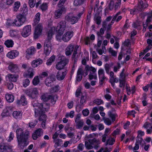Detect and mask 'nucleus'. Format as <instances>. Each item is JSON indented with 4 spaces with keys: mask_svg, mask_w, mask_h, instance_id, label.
Wrapping results in <instances>:
<instances>
[{
    "mask_svg": "<svg viewBox=\"0 0 152 152\" xmlns=\"http://www.w3.org/2000/svg\"><path fill=\"white\" fill-rule=\"evenodd\" d=\"M43 130L39 128L33 133L32 138L33 140H36L43 135Z\"/></svg>",
    "mask_w": 152,
    "mask_h": 152,
    "instance_id": "obj_14",
    "label": "nucleus"
},
{
    "mask_svg": "<svg viewBox=\"0 0 152 152\" xmlns=\"http://www.w3.org/2000/svg\"><path fill=\"white\" fill-rule=\"evenodd\" d=\"M65 20L71 23L72 24H74L77 22L79 18L71 14H69L65 17Z\"/></svg>",
    "mask_w": 152,
    "mask_h": 152,
    "instance_id": "obj_11",
    "label": "nucleus"
},
{
    "mask_svg": "<svg viewBox=\"0 0 152 152\" xmlns=\"http://www.w3.org/2000/svg\"><path fill=\"white\" fill-rule=\"evenodd\" d=\"M30 81L28 79H26L23 80V86L24 87H26L29 84Z\"/></svg>",
    "mask_w": 152,
    "mask_h": 152,
    "instance_id": "obj_52",
    "label": "nucleus"
},
{
    "mask_svg": "<svg viewBox=\"0 0 152 152\" xmlns=\"http://www.w3.org/2000/svg\"><path fill=\"white\" fill-rule=\"evenodd\" d=\"M77 129H80L83 126L84 121L83 120H80V121L75 122Z\"/></svg>",
    "mask_w": 152,
    "mask_h": 152,
    "instance_id": "obj_37",
    "label": "nucleus"
},
{
    "mask_svg": "<svg viewBox=\"0 0 152 152\" xmlns=\"http://www.w3.org/2000/svg\"><path fill=\"white\" fill-rule=\"evenodd\" d=\"M57 99L56 96H53L52 95L49 96V100H50L51 103L53 104H54Z\"/></svg>",
    "mask_w": 152,
    "mask_h": 152,
    "instance_id": "obj_36",
    "label": "nucleus"
},
{
    "mask_svg": "<svg viewBox=\"0 0 152 152\" xmlns=\"http://www.w3.org/2000/svg\"><path fill=\"white\" fill-rule=\"evenodd\" d=\"M55 58V56L54 55H52V56L47 60L46 64L48 66L51 65L52 62L54 61Z\"/></svg>",
    "mask_w": 152,
    "mask_h": 152,
    "instance_id": "obj_34",
    "label": "nucleus"
},
{
    "mask_svg": "<svg viewBox=\"0 0 152 152\" xmlns=\"http://www.w3.org/2000/svg\"><path fill=\"white\" fill-rule=\"evenodd\" d=\"M40 8L42 11H46L48 9V4L46 3H43L41 5Z\"/></svg>",
    "mask_w": 152,
    "mask_h": 152,
    "instance_id": "obj_41",
    "label": "nucleus"
},
{
    "mask_svg": "<svg viewBox=\"0 0 152 152\" xmlns=\"http://www.w3.org/2000/svg\"><path fill=\"white\" fill-rule=\"evenodd\" d=\"M94 20L97 25H99L101 24L102 20L100 16H98L95 17Z\"/></svg>",
    "mask_w": 152,
    "mask_h": 152,
    "instance_id": "obj_49",
    "label": "nucleus"
},
{
    "mask_svg": "<svg viewBox=\"0 0 152 152\" xmlns=\"http://www.w3.org/2000/svg\"><path fill=\"white\" fill-rule=\"evenodd\" d=\"M17 103L19 104H21L24 106L27 104V102L25 96H21L20 100H18Z\"/></svg>",
    "mask_w": 152,
    "mask_h": 152,
    "instance_id": "obj_28",
    "label": "nucleus"
},
{
    "mask_svg": "<svg viewBox=\"0 0 152 152\" xmlns=\"http://www.w3.org/2000/svg\"><path fill=\"white\" fill-rule=\"evenodd\" d=\"M55 78L52 77H48L45 80V84L48 87H50L53 85V81L55 80Z\"/></svg>",
    "mask_w": 152,
    "mask_h": 152,
    "instance_id": "obj_25",
    "label": "nucleus"
},
{
    "mask_svg": "<svg viewBox=\"0 0 152 152\" xmlns=\"http://www.w3.org/2000/svg\"><path fill=\"white\" fill-rule=\"evenodd\" d=\"M62 140L61 139H57L54 140V142L55 143V146L57 147L61 145L62 144Z\"/></svg>",
    "mask_w": 152,
    "mask_h": 152,
    "instance_id": "obj_44",
    "label": "nucleus"
},
{
    "mask_svg": "<svg viewBox=\"0 0 152 152\" xmlns=\"http://www.w3.org/2000/svg\"><path fill=\"white\" fill-rule=\"evenodd\" d=\"M93 66H89L87 65L85 66V71H86L85 72V75L84 76L85 77L87 75L88 73V71H90V72L91 71H94L95 70L94 69H92Z\"/></svg>",
    "mask_w": 152,
    "mask_h": 152,
    "instance_id": "obj_35",
    "label": "nucleus"
},
{
    "mask_svg": "<svg viewBox=\"0 0 152 152\" xmlns=\"http://www.w3.org/2000/svg\"><path fill=\"white\" fill-rule=\"evenodd\" d=\"M143 127L147 129V132L148 134H151L152 130V126L148 122H146L143 126Z\"/></svg>",
    "mask_w": 152,
    "mask_h": 152,
    "instance_id": "obj_27",
    "label": "nucleus"
},
{
    "mask_svg": "<svg viewBox=\"0 0 152 152\" xmlns=\"http://www.w3.org/2000/svg\"><path fill=\"white\" fill-rule=\"evenodd\" d=\"M108 115L112 119V120L113 122L115 121V115L114 114L112 113L111 111H109L108 112Z\"/></svg>",
    "mask_w": 152,
    "mask_h": 152,
    "instance_id": "obj_51",
    "label": "nucleus"
},
{
    "mask_svg": "<svg viewBox=\"0 0 152 152\" xmlns=\"http://www.w3.org/2000/svg\"><path fill=\"white\" fill-rule=\"evenodd\" d=\"M94 102L98 105H100L103 103V101L101 99H95L94 101Z\"/></svg>",
    "mask_w": 152,
    "mask_h": 152,
    "instance_id": "obj_56",
    "label": "nucleus"
},
{
    "mask_svg": "<svg viewBox=\"0 0 152 152\" xmlns=\"http://www.w3.org/2000/svg\"><path fill=\"white\" fill-rule=\"evenodd\" d=\"M139 136H137L136 143L139 145H140L141 144L142 141H143V139L141 137H140Z\"/></svg>",
    "mask_w": 152,
    "mask_h": 152,
    "instance_id": "obj_59",
    "label": "nucleus"
},
{
    "mask_svg": "<svg viewBox=\"0 0 152 152\" xmlns=\"http://www.w3.org/2000/svg\"><path fill=\"white\" fill-rule=\"evenodd\" d=\"M73 35V32L69 31L66 32L62 37V39L64 42L69 41Z\"/></svg>",
    "mask_w": 152,
    "mask_h": 152,
    "instance_id": "obj_12",
    "label": "nucleus"
},
{
    "mask_svg": "<svg viewBox=\"0 0 152 152\" xmlns=\"http://www.w3.org/2000/svg\"><path fill=\"white\" fill-rule=\"evenodd\" d=\"M115 142V140L113 138H109L107 140L105 145H113Z\"/></svg>",
    "mask_w": 152,
    "mask_h": 152,
    "instance_id": "obj_46",
    "label": "nucleus"
},
{
    "mask_svg": "<svg viewBox=\"0 0 152 152\" xmlns=\"http://www.w3.org/2000/svg\"><path fill=\"white\" fill-rule=\"evenodd\" d=\"M75 115V112L74 111H71L70 113H66L65 117L66 118H68L70 117L71 118H73Z\"/></svg>",
    "mask_w": 152,
    "mask_h": 152,
    "instance_id": "obj_47",
    "label": "nucleus"
},
{
    "mask_svg": "<svg viewBox=\"0 0 152 152\" xmlns=\"http://www.w3.org/2000/svg\"><path fill=\"white\" fill-rule=\"evenodd\" d=\"M31 26L30 25H27L24 26L21 33L22 36L24 37L28 36L31 34Z\"/></svg>",
    "mask_w": 152,
    "mask_h": 152,
    "instance_id": "obj_8",
    "label": "nucleus"
},
{
    "mask_svg": "<svg viewBox=\"0 0 152 152\" xmlns=\"http://www.w3.org/2000/svg\"><path fill=\"white\" fill-rule=\"evenodd\" d=\"M36 0H28V4L31 8H33L35 6Z\"/></svg>",
    "mask_w": 152,
    "mask_h": 152,
    "instance_id": "obj_53",
    "label": "nucleus"
},
{
    "mask_svg": "<svg viewBox=\"0 0 152 152\" xmlns=\"http://www.w3.org/2000/svg\"><path fill=\"white\" fill-rule=\"evenodd\" d=\"M42 60L40 58H38L33 61L31 62V65L33 67L35 68L42 64Z\"/></svg>",
    "mask_w": 152,
    "mask_h": 152,
    "instance_id": "obj_23",
    "label": "nucleus"
},
{
    "mask_svg": "<svg viewBox=\"0 0 152 152\" xmlns=\"http://www.w3.org/2000/svg\"><path fill=\"white\" fill-rule=\"evenodd\" d=\"M36 51V49L34 47L32 46L27 49L26 51V57H27L28 56L33 55L34 54Z\"/></svg>",
    "mask_w": 152,
    "mask_h": 152,
    "instance_id": "obj_21",
    "label": "nucleus"
},
{
    "mask_svg": "<svg viewBox=\"0 0 152 152\" xmlns=\"http://www.w3.org/2000/svg\"><path fill=\"white\" fill-rule=\"evenodd\" d=\"M8 68L10 71L12 72L17 73L19 72L18 65L12 63H11L10 64Z\"/></svg>",
    "mask_w": 152,
    "mask_h": 152,
    "instance_id": "obj_16",
    "label": "nucleus"
},
{
    "mask_svg": "<svg viewBox=\"0 0 152 152\" xmlns=\"http://www.w3.org/2000/svg\"><path fill=\"white\" fill-rule=\"evenodd\" d=\"M16 134L18 146L23 149L28 144V139L29 133L27 131L24 132L22 129L19 128L16 130Z\"/></svg>",
    "mask_w": 152,
    "mask_h": 152,
    "instance_id": "obj_2",
    "label": "nucleus"
},
{
    "mask_svg": "<svg viewBox=\"0 0 152 152\" xmlns=\"http://www.w3.org/2000/svg\"><path fill=\"white\" fill-rule=\"evenodd\" d=\"M148 6V4L147 3H143V1H141L139 3L138 8L139 11H141L143 9L147 7Z\"/></svg>",
    "mask_w": 152,
    "mask_h": 152,
    "instance_id": "obj_26",
    "label": "nucleus"
},
{
    "mask_svg": "<svg viewBox=\"0 0 152 152\" xmlns=\"http://www.w3.org/2000/svg\"><path fill=\"white\" fill-rule=\"evenodd\" d=\"M98 73L99 77L104 75V70L102 68L98 70Z\"/></svg>",
    "mask_w": 152,
    "mask_h": 152,
    "instance_id": "obj_62",
    "label": "nucleus"
},
{
    "mask_svg": "<svg viewBox=\"0 0 152 152\" xmlns=\"http://www.w3.org/2000/svg\"><path fill=\"white\" fill-rule=\"evenodd\" d=\"M53 35V30L52 28L50 29L49 30L48 32L47 39H51L52 38Z\"/></svg>",
    "mask_w": 152,
    "mask_h": 152,
    "instance_id": "obj_54",
    "label": "nucleus"
},
{
    "mask_svg": "<svg viewBox=\"0 0 152 152\" xmlns=\"http://www.w3.org/2000/svg\"><path fill=\"white\" fill-rule=\"evenodd\" d=\"M109 53H111L113 56H116V53L115 51L112 48H109Z\"/></svg>",
    "mask_w": 152,
    "mask_h": 152,
    "instance_id": "obj_64",
    "label": "nucleus"
},
{
    "mask_svg": "<svg viewBox=\"0 0 152 152\" xmlns=\"http://www.w3.org/2000/svg\"><path fill=\"white\" fill-rule=\"evenodd\" d=\"M75 46L74 45L69 44L66 48L65 49V54L67 56L71 55L75 49Z\"/></svg>",
    "mask_w": 152,
    "mask_h": 152,
    "instance_id": "obj_17",
    "label": "nucleus"
},
{
    "mask_svg": "<svg viewBox=\"0 0 152 152\" xmlns=\"http://www.w3.org/2000/svg\"><path fill=\"white\" fill-rule=\"evenodd\" d=\"M65 10V8L64 6L59 7V8L55 12V18L57 19L60 18L63 12Z\"/></svg>",
    "mask_w": 152,
    "mask_h": 152,
    "instance_id": "obj_19",
    "label": "nucleus"
},
{
    "mask_svg": "<svg viewBox=\"0 0 152 152\" xmlns=\"http://www.w3.org/2000/svg\"><path fill=\"white\" fill-rule=\"evenodd\" d=\"M67 70L66 69L62 71H59L56 75L57 79L59 81L63 80L67 74Z\"/></svg>",
    "mask_w": 152,
    "mask_h": 152,
    "instance_id": "obj_13",
    "label": "nucleus"
},
{
    "mask_svg": "<svg viewBox=\"0 0 152 152\" xmlns=\"http://www.w3.org/2000/svg\"><path fill=\"white\" fill-rule=\"evenodd\" d=\"M51 47L45 48L44 53L45 55L46 56H48L51 52Z\"/></svg>",
    "mask_w": 152,
    "mask_h": 152,
    "instance_id": "obj_42",
    "label": "nucleus"
},
{
    "mask_svg": "<svg viewBox=\"0 0 152 152\" xmlns=\"http://www.w3.org/2000/svg\"><path fill=\"white\" fill-rule=\"evenodd\" d=\"M86 0H75L74 4L75 6L80 5L83 4Z\"/></svg>",
    "mask_w": 152,
    "mask_h": 152,
    "instance_id": "obj_39",
    "label": "nucleus"
},
{
    "mask_svg": "<svg viewBox=\"0 0 152 152\" xmlns=\"http://www.w3.org/2000/svg\"><path fill=\"white\" fill-rule=\"evenodd\" d=\"M43 26L41 23L39 24L35 28L34 38L37 39L41 35L43 30Z\"/></svg>",
    "mask_w": 152,
    "mask_h": 152,
    "instance_id": "obj_5",
    "label": "nucleus"
},
{
    "mask_svg": "<svg viewBox=\"0 0 152 152\" xmlns=\"http://www.w3.org/2000/svg\"><path fill=\"white\" fill-rule=\"evenodd\" d=\"M9 109L10 107H7L6 108L4 109L3 110L2 113H1V116L2 117L7 116L9 115Z\"/></svg>",
    "mask_w": 152,
    "mask_h": 152,
    "instance_id": "obj_33",
    "label": "nucleus"
},
{
    "mask_svg": "<svg viewBox=\"0 0 152 152\" xmlns=\"http://www.w3.org/2000/svg\"><path fill=\"white\" fill-rule=\"evenodd\" d=\"M121 4V0H118V1L115 4V9L116 10L119 8L120 5Z\"/></svg>",
    "mask_w": 152,
    "mask_h": 152,
    "instance_id": "obj_63",
    "label": "nucleus"
},
{
    "mask_svg": "<svg viewBox=\"0 0 152 152\" xmlns=\"http://www.w3.org/2000/svg\"><path fill=\"white\" fill-rule=\"evenodd\" d=\"M5 97L7 101L9 102H12L14 100V96L12 95L8 94L5 95Z\"/></svg>",
    "mask_w": 152,
    "mask_h": 152,
    "instance_id": "obj_31",
    "label": "nucleus"
},
{
    "mask_svg": "<svg viewBox=\"0 0 152 152\" xmlns=\"http://www.w3.org/2000/svg\"><path fill=\"white\" fill-rule=\"evenodd\" d=\"M58 60L60 61L58 62L56 65V68L59 70H62L64 67L69 62V59L63 56H59Z\"/></svg>",
    "mask_w": 152,
    "mask_h": 152,
    "instance_id": "obj_3",
    "label": "nucleus"
},
{
    "mask_svg": "<svg viewBox=\"0 0 152 152\" xmlns=\"http://www.w3.org/2000/svg\"><path fill=\"white\" fill-rule=\"evenodd\" d=\"M28 74H24V76L26 77H29L32 78L34 75V70L33 69L30 68L28 70Z\"/></svg>",
    "mask_w": 152,
    "mask_h": 152,
    "instance_id": "obj_32",
    "label": "nucleus"
},
{
    "mask_svg": "<svg viewBox=\"0 0 152 152\" xmlns=\"http://www.w3.org/2000/svg\"><path fill=\"white\" fill-rule=\"evenodd\" d=\"M66 25V22L65 21H61L58 24L56 29L58 31H60L62 33L64 32L65 29Z\"/></svg>",
    "mask_w": 152,
    "mask_h": 152,
    "instance_id": "obj_15",
    "label": "nucleus"
},
{
    "mask_svg": "<svg viewBox=\"0 0 152 152\" xmlns=\"http://www.w3.org/2000/svg\"><path fill=\"white\" fill-rule=\"evenodd\" d=\"M12 115L14 118L18 119H20L22 116V114L20 111H14Z\"/></svg>",
    "mask_w": 152,
    "mask_h": 152,
    "instance_id": "obj_29",
    "label": "nucleus"
},
{
    "mask_svg": "<svg viewBox=\"0 0 152 152\" xmlns=\"http://www.w3.org/2000/svg\"><path fill=\"white\" fill-rule=\"evenodd\" d=\"M27 9L25 8L22 14H20L17 16V19H19L23 24L26 21V15L27 14Z\"/></svg>",
    "mask_w": 152,
    "mask_h": 152,
    "instance_id": "obj_7",
    "label": "nucleus"
},
{
    "mask_svg": "<svg viewBox=\"0 0 152 152\" xmlns=\"http://www.w3.org/2000/svg\"><path fill=\"white\" fill-rule=\"evenodd\" d=\"M105 29H104L103 28H101L99 31H97L96 34L98 37H101L102 35H103L104 33Z\"/></svg>",
    "mask_w": 152,
    "mask_h": 152,
    "instance_id": "obj_48",
    "label": "nucleus"
},
{
    "mask_svg": "<svg viewBox=\"0 0 152 152\" xmlns=\"http://www.w3.org/2000/svg\"><path fill=\"white\" fill-rule=\"evenodd\" d=\"M19 54V52L17 50H13L9 52L7 54V56L10 59H14L17 57Z\"/></svg>",
    "mask_w": 152,
    "mask_h": 152,
    "instance_id": "obj_18",
    "label": "nucleus"
},
{
    "mask_svg": "<svg viewBox=\"0 0 152 152\" xmlns=\"http://www.w3.org/2000/svg\"><path fill=\"white\" fill-rule=\"evenodd\" d=\"M63 33L58 31L57 34L56 36V38L58 40H60L61 39V36L63 34Z\"/></svg>",
    "mask_w": 152,
    "mask_h": 152,
    "instance_id": "obj_60",
    "label": "nucleus"
},
{
    "mask_svg": "<svg viewBox=\"0 0 152 152\" xmlns=\"http://www.w3.org/2000/svg\"><path fill=\"white\" fill-rule=\"evenodd\" d=\"M33 83L34 85L36 86L39 83V80L38 76L35 77L33 80Z\"/></svg>",
    "mask_w": 152,
    "mask_h": 152,
    "instance_id": "obj_45",
    "label": "nucleus"
},
{
    "mask_svg": "<svg viewBox=\"0 0 152 152\" xmlns=\"http://www.w3.org/2000/svg\"><path fill=\"white\" fill-rule=\"evenodd\" d=\"M34 108L35 116L37 117H39V120L42 121L41 125L43 129L45 127V122L46 116L45 114V111H48L49 108V105L46 103H40L37 102L32 103Z\"/></svg>",
    "mask_w": 152,
    "mask_h": 152,
    "instance_id": "obj_1",
    "label": "nucleus"
},
{
    "mask_svg": "<svg viewBox=\"0 0 152 152\" xmlns=\"http://www.w3.org/2000/svg\"><path fill=\"white\" fill-rule=\"evenodd\" d=\"M4 44L7 47L10 48L13 47L14 43L12 40L7 39L5 41Z\"/></svg>",
    "mask_w": 152,
    "mask_h": 152,
    "instance_id": "obj_30",
    "label": "nucleus"
},
{
    "mask_svg": "<svg viewBox=\"0 0 152 152\" xmlns=\"http://www.w3.org/2000/svg\"><path fill=\"white\" fill-rule=\"evenodd\" d=\"M38 123L37 120H35L34 122H31L29 123V126L31 128H34Z\"/></svg>",
    "mask_w": 152,
    "mask_h": 152,
    "instance_id": "obj_57",
    "label": "nucleus"
},
{
    "mask_svg": "<svg viewBox=\"0 0 152 152\" xmlns=\"http://www.w3.org/2000/svg\"><path fill=\"white\" fill-rule=\"evenodd\" d=\"M82 94L81 91V89L80 88H78L76 91L75 96L76 97H78Z\"/></svg>",
    "mask_w": 152,
    "mask_h": 152,
    "instance_id": "obj_58",
    "label": "nucleus"
},
{
    "mask_svg": "<svg viewBox=\"0 0 152 152\" xmlns=\"http://www.w3.org/2000/svg\"><path fill=\"white\" fill-rule=\"evenodd\" d=\"M13 25H15L17 26H22L23 24L21 22L19 19H15L14 21L13 22Z\"/></svg>",
    "mask_w": 152,
    "mask_h": 152,
    "instance_id": "obj_43",
    "label": "nucleus"
},
{
    "mask_svg": "<svg viewBox=\"0 0 152 152\" xmlns=\"http://www.w3.org/2000/svg\"><path fill=\"white\" fill-rule=\"evenodd\" d=\"M80 50L79 48V46L77 45H76L72 57V60L73 61L75 64L76 63L78 59L79 56L77 54H79V55H80Z\"/></svg>",
    "mask_w": 152,
    "mask_h": 152,
    "instance_id": "obj_9",
    "label": "nucleus"
},
{
    "mask_svg": "<svg viewBox=\"0 0 152 152\" xmlns=\"http://www.w3.org/2000/svg\"><path fill=\"white\" fill-rule=\"evenodd\" d=\"M121 67L120 63L118 62L117 64V66H114L113 71L115 72H117L118 69H120Z\"/></svg>",
    "mask_w": 152,
    "mask_h": 152,
    "instance_id": "obj_61",
    "label": "nucleus"
},
{
    "mask_svg": "<svg viewBox=\"0 0 152 152\" xmlns=\"http://www.w3.org/2000/svg\"><path fill=\"white\" fill-rule=\"evenodd\" d=\"M51 39H47L45 41L44 43L45 48L51 47Z\"/></svg>",
    "mask_w": 152,
    "mask_h": 152,
    "instance_id": "obj_38",
    "label": "nucleus"
},
{
    "mask_svg": "<svg viewBox=\"0 0 152 152\" xmlns=\"http://www.w3.org/2000/svg\"><path fill=\"white\" fill-rule=\"evenodd\" d=\"M20 4V2L18 1H16L13 7L14 11L16 12L18 10Z\"/></svg>",
    "mask_w": 152,
    "mask_h": 152,
    "instance_id": "obj_40",
    "label": "nucleus"
},
{
    "mask_svg": "<svg viewBox=\"0 0 152 152\" xmlns=\"http://www.w3.org/2000/svg\"><path fill=\"white\" fill-rule=\"evenodd\" d=\"M104 123L107 125H110L111 124V121L109 118H104Z\"/></svg>",
    "mask_w": 152,
    "mask_h": 152,
    "instance_id": "obj_55",
    "label": "nucleus"
},
{
    "mask_svg": "<svg viewBox=\"0 0 152 152\" xmlns=\"http://www.w3.org/2000/svg\"><path fill=\"white\" fill-rule=\"evenodd\" d=\"M7 77L8 78L10 82H16L19 77L18 75L16 74H8Z\"/></svg>",
    "mask_w": 152,
    "mask_h": 152,
    "instance_id": "obj_20",
    "label": "nucleus"
},
{
    "mask_svg": "<svg viewBox=\"0 0 152 152\" xmlns=\"http://www.w3.org/2000/svg\"><path fill=\"white\" fill-rule=\"evenodd\" d=\"M59 87L58 85H56L51 88L50 90L51 93H54L57 92L59 90Z\"/></svg>",
    "mask_w": 152,
    "mask_h": 152,
    "instance_id": "obj_50",
    "label": "nucleus"
},
{
    "mask_svg": "<svg viewBox=\"0 0 152 152\" xmlns=\"http://www.w3.org/2000/svg\"><path fill=\"white\" fill-rule=\"evenodd\" d=\"M92 69H94L95 70L94 71H91L90 72L89 74L88 75L89 78L90 80L92 79H96L97 78L96 74V69L93 67Z\"/></svg>",
    "mask_w": 152,
    "mask_h": 152,
    "instance_id": "obj_22",
    "label": "nucleus"
},
{
    "mask_svg": "<svg viewBox=\"0 0 152 152\" xmlns=\"http://www.w3.org/2000/svg\"><path fill=\"white\" fill-rule=\"evenodd\" d=\"M95 144H99V140H97L96 138H94L93 139H89L88 141H85V145L87 149H91L93 148L92 145H93Z\"/></svg>",
    "mask_w": 152,
    "mask_h": 152,
    "instance_id": "obj_6",
    "label": "nucleus"
},
{
    "mask_svg": "<svg viewBox=\"0 0 152 152\" xmlns=\"http://www.w3.org/2000/svg\"><path fill=\"white\" fill-rule=\"evenodd\" d=\"M12 151V147L8 144L3 142L0 144V151L11 152Z\"/></svg>",
    "mask_w": 152,
    "mask_h": 152,
    "instance_id": "obj_10",
    "label": "nucleus"
},
{
    "mask_svg": "<svg viewBox=\"0 0 152 152\" xmlns=\"http://www.w3.org/2000/svg\"><path fill=\"white\" fill-rule=\"evenodd\" d=\"M83 75V70L82 68H79L78 69L76 77V80L78 81H80L81 80Z\"/></svg>",
    "mask_w": 152,
    "mask_h": 152,
    "instance_id": "obj_24",
    "label": "nucleus"
},
{
    "mask_svg": "<svg viewBox=\"0 0 152 152\" xmlns=\"http://www.w3.org/2000/svg\"><path fill=\"white\" fill-rule=\"evenodd\" d=\"M26 93L30 99H36L39 95V91L37 88H31L26 90Z\"/></svg>",
    "mask_w": 152,
    "mask_h": 152,
    "instance_id": "obj_4",
    "label": "nucleus"
}]
</instances>
